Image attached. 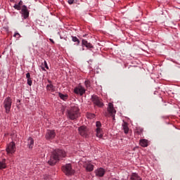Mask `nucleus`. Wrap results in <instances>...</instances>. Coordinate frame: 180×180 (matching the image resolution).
Listing matches in <instances>:
<instances>
[{
    "label": "nucleus",
    "mask_w": 180,
    "mask_h": 180,
    "mask_svg": "<svg viewBox=\"0 0 180 180\" xmlns=\"http://www.w3.org/2000/svg\"><path fill=\"white\" fill-rule=\"evenodd\" d=\"M62 171L67 176H72L75 174V170L72 169V165L70 163H67L62 166Z\"/></svg>",
    "instance_id": "3"
},
{
    "label": "nucleus",
    "mask_w": 180,
    "mask_h": 180,
    "mask_svg": "<svg viewBox=\"0 0 180 180\" xmlns=\"http://www.w3.org/2000/svg\"><path fill=\"white\" fill-rule=\"evenodd\" d=\"M96 136L98 137V139H102L103 137V129H102V123L101 122L97 121L96 122Z\"/></svg>",
    "instance_id": "8"
},
{
    "label": "nucleus",
    "mask_w": 180,
    "mask_h": 180,
    "mask_svg": "<svg viewBox=\"0 0 180 180\" xmlns=\"http://www.w3.org/2000/svg\"><path fill=\"white\" fill-rule=\"evenodd\" d=\"M42 71H46V68L44 67H41Z\"/></svg>",
    "instance_id": "33"
},
{
    "label": "nucleus",
    "mask_w": 180,
    "mask_h": 180,
    "mask_svg": "<svg viewBox=\"0 0 180 180\" xmlns=\"http://www.w3.org/2000/svg\"><path fill=\"white\" fill-rule=\"evenodd\" d=\"M4 108L6 110V113H10L11 109H12V98L9 96L6 97L4 99V101L3 103Z\"/></svg>",
    "instance_id": "6"
},
{
    "label": "nucleus",
    "mask_w": 180,
    "mask_h": 180,
    "mask_svg": "<svg viewBox=\"0 0 180 180\" xmlns=\"http://www.w3.org/2000/svg\"><path fill=\"white\" fill-rule=\"evenodd\" d=\"M65 157H67V152L65 150L60 148L56 149L51 155L48 164L49 165H56L58 161L63 160V158H65Z\"/></svg>",
    "instance_id": "1"
},
{
    "label": "nucleus",
    "mask_w": 180,
    "mask_h": 180,
    "mask_svg": "<svg viewBox=\"0 0 180 180\" xmlns=\"http://www.w3.org/2000/svg\"><path fill=\"white\" fill-rule=\"evenodd\" d=\"M58 96L62 101H67L68 99V94H63L61 92H58Z\"/></svg>",
    "instance_id": "20"
},
{
    "label": "nucleus",
    "mask_w": 180,
    "mask_h": 180,
    "mask_svg": "<svg viewBox=\"0 0 180 180\" xmlns=\"http://www.w3.org/2000/svg\"><path fill=\"white\" fill-rule=\"evenodd\" d=\"M72 41L75 43L76 46H79V39L77 37L72 36Z\"/></svg>",
    "instance_id": "24"
},
{
    "label": "nucleus",
    "mask_w": 180,
    "mask_h": 180,
    "mask_svg": "<svg viewBox=\"0 0 180 180\" xmlns=\"http://www.w3.org/2000/svg\"><path fill=\"white\" fill-rule=\"evenodd\" d=\"M107 112L108 113L105 112V117H108V116H111V117H112V120H115V116L116 115V110H115V107H113V103H108Z\"/></svg>",
    "instance_id": "5"
},
{
    "label": "nucleus",
    "mask_w": 180,
    "mask_h": 180,
    "mask_svg": "<svg viewBox=\"0 0 180 180\" xmlns=\"http://www.w3.org/2000/svg\"><path fill=\"white\" fill-rule=\"evenodd\" d=\"M75 0H68V3L69 4V5H72V4H74V1Z\"/></svg>",
    "instance_id": "30"
},
{
    "label": "nucleus",
    "mask_w": 180,
    "mask_h": 180,
    "mask_svg": "<svg viewBox=\"0 0 180 180\" xmlns=\"http://www.w3.org/2000/svg\"><path fill=\"white\" fill-rule=\"evenodd\" d=\"M82 46L83 47H86V49H94V46L86 39H83L82 41Z\"/></svg>",
    "instance_id": "17"
},
{
    "label": "nucleus",
    "mask_w": 180,
    "mask_h": 180,
    "mask_svg": "<svg viewBox=\"0 0 180 180\" xmlns=\"http://www.w3.org/2000/svg\"><path fill=\"white\" fill-rule=\"evenodd\" d=\"M27 83L29 85V86H32V85L33 84V81H32V78L27 79Z\"/></svg>",
    "instance_id": "28"
},
{
    "label": "nucleus",
    "mask_w": 180,
    "mask_h": 180,
    "mask_svg": "<svg viewBox=\"0 0 180 180\" xmlns=\"http://www.w3.org/2000/svg\"><path fill=\"white\" fill-rule=\"evenodd\" d=\"M26 78H27V79H29L32 78V77H30V72H27L26 74Z\"/></svg>",
    "instance_id": "31"
},
{
    "label": "nucleus",
    "mask_w": 180,
    "mask_h": 180,
    "mask_svg": "<svg viewBox=\"0 0 180 180\" xmlns=\"http://www.w3.org/2000/svg\"><path fill=\"white\" fill-rule=\"evenodd\" d=\"M22 5H23V1L20 0L18 4H14L13 8L16 11H20L22 9Z\"/></svg>",
    "instance_id": "19"
},
{
    "label": "nucleus",
    "mask_w": 180,
    "mask_h": 180,
    "mask_svg": "<svg viewBox=\"0 0 180 180\" xmlns=\"http://www.w3.org/2000/svg\"><path fill=\"white\" fill-rule=\"evenodd\" d=\"M79 134L82 136V137H88L89 134V129L85 125H82L78 128Z\"/></svg>",
    "instance_id": "10"
},
{
    "label": "nucleus",
    "mask_w": 180,
    "mask_h": 180,
    "mask_svg": "<svg viewBox=\"0 0 180 180\" xmlns=\"http://www.w3.org/2000/svg\"><path fill=\"white\" fill-rule=\"evenodd\" d=\"M67 116L70 120H77V118L79 117V108H78V105H75L68 110Z\"/></svg>",
    "instance_id": "2"
},
{
    "label": "nucleus",
    "mask_w": 180,
    "mask_h": 180,
    "mask_svg": "<svg viewBox=\"0 0 180 180\" xmlns=\"http://www.w3.org/2000/svg\"><path fill=\"white\" fill-rule=\"evenodd\" d=\"M94 167H95V166L91 163H87L84 166V168L86 169V171L87 172H92V171H94Z\"/></svg>",
    "instance_id": "15"
},
{
    "label": "nucleus",
    "mask_w": 180,
    "mask_h": 180,
    "mask_svg": "<svg viewBox=\"0 0 180 180\" xmlns=\"http://www.w3.org/2000/svg\"><path fill=\"white\" fill-rule=\"evenodd\" d=\"M11 2H15V0H10Z\"/></svg>",
    "instance_id": "35"
},
{
    "label": "nucleus",
    "mask_w": 180,
    "mask_h": 180,
    "mask_svg": "<svg viewBox=\"0 0 180 180\" xmlns=\"http://www.w3.org/2000/svg\"><path fill=\"white\" fill-rule=\"evenodd\" d=\"M13 37H15L17 40H19V39H20L22 36L20 35V34H19V32H18V31H16L13 34Z\"/></svg>",
    "instance_id": "25"
},
{
    "label": "nucleus",
    "mask_w": 180,
    "mask_h": 180,
    "mask_svg": "<svg viewBox=\"0 0 180 180\" xmlns=\"http://www.w3.org/2000/svg\"><path fill=\"white\" fill-rule=\"evenodd\" d=\"M47 85L46 86V89L47 92H50L51 94H53V92H56V86L53 85V82L50 79L47 80Z\"/></svg>",
    "instance_id": "12"
},
{
    "label": "nucleus",
    "mask_w": 180,
    "mask_h": 180,
    "mask_svg": "<svg viewBox=\"0 0 180 180\" xmlns=\"http://www.w3.org/2000/svg\"><path fill=\"white\" fill-rule=\"evenodd\" d=\"M91 101L94 106H97L98 108H103V106H105L102 98H99L97 95H92Z\"/></svg>",
    "instance_id": "4"
},
{
    "label": "nucleus",
    "mask_w": 180,
    "mask_h": 180,
    "mask_svg": "<svg viewBox=\"0 0 180 180\" xmlns=\"http://www.w3.org/2000/svg\"><path fill=\"white\" fill-rule=\"evenodd\" d=\"M54 137H56V131L51 129L47 130L45 135L46 140H53Z\"/></svg>",
    "instance_id": "13"
},
{
    "label": "nucleus",
    "mask_w": 180,
    "mask_h": 180,
    "mask_svg": "<svg viewBox=\"0 0 180 180\" xmlns=\"http://www.w3.org/2000/svg\"><path fill=\"white\" fill-rule=\"evenodd\" d=\"M94 172L96 174V176H98V178H102V176L105 175L106 170H105V169H103V167H99L96 169Z\"/></svg>",
    "instance_id": "14"
},
{
    "label": "nucleus",
    "mask_w": 180,
    "mask_h": 180,
    "mask_svg": "<svg viewBox=\"0 0 180 180\" xmlns=\"http://www.w3.org/2000/svg\"><path fill=\"white\" fill-rule=\"evenodd\" d=\"M17 102H18L19 103H20V100H17Z\"/></svg>",
    "instance_id": "36"
},
{
    "label": "nucleus",
    "mask_w": 180,
    "mask_h": 180,
    "mask_svg": "<svg viewBox=\"0 0 180 180\" xmlns=\"http://www.w3.org/2000/svg\"><path fill=\"white\" fill-rule=\"evenodd\" d=\"M20 13L22 20H25L29 18L30 11L27 9V6L22 5V8L20 9Z\"/></svg>",
    "instance_id": "7"
},
{
    "label": "nucleus",
    "mask_w": 180,
    "mask_h": 180,
    "mask_svg": "<svg viewBox=\"0 0 180 180\" xmlns=\"http://www.w3.org/2000/svg\"><path fill=\"white\" fill-rule=\"evenodd\" d=\"M7 154H15L16 153V144L15 142H10L6 148Z\"/></svg>",
    "instance_id": "9"
},
{
    "label": "nucleus",
    "mask_w": 180,
    "mask_h": 180,
    "mask_svg": "<svg viewBox=\"0 0 180 180\" xmlns=\"http://www.w3.org/2000/svg\"><path fill=\"white\" fill-rule=\"evenodd\" d=\"M49 41H51V43H52V44H56V42L54 41V40L53 39H49Z\"/></svg>",
    "instance_id": "32"
},
{
    "label": "nucleus",
    "mask_w": 180,
    "mask_h": 180,
    "mask_svg": "<svg viewBox=\"0 0 180 180\" xmlns=\"http://www.w3.org/2000/svg\"><path fill=\"white\" fill-rule=\"evenodd\" d=\"M140 144L141 147H147L148 146V141L147 139H141L140 141Z\"/></svg>",
    "instance_id": "22"
},
{
    "label": "nucleus",
    "mask_w": 180,
    "mask_h": 180,
    "mask_svg": "<svg viewBox=\"0 0 180 180\" xmlns=\"http://www.w3.org/2000/svg\"><path fill=\"white\" fill-rule=\"evenodd\" d=\"M130 180H143V179L136 172H133L130 176Z\"/></svg>",
    "instance_id": "16"
},
{
    "label": "nucleus",
    "mask_w": 180,
    "mask_h": 180,
    "mask_svg": "<svg viewBox=\"0 0 180 180\" xmlns=\"http://www.w3.org/2000/svg\"><path fill=\"white\" fill-rule=\"evenodd\" d=\"M122 127H123L124 133L125 134H127V133H129V127L127 126V123L124 122L122 124Z\"/></svg>",
    "instance_id": "23"
},
{
    "label": "nucleus",
    "mask_w": 180,
    "mask_h": 180,
    "mask_svg": "<svg viewBox=\"0 0 180 180\" xmlns=\"http://www.w3.org/2000/svg\"><path fill=\"white\" fill-rule=\"evenodd\" d=\"M6 168V159H3L0 162V169H5Z\"/></svg>",
    "instance_id": "21"
},
{
    "label": "nucleus",
    "mask_w": 180,
    "mask_h": 180,
    "mask_svg": "<svg viewBox=\"0 0 180 180\" xmlns=\"http://www.w3.org/2000/svg\"><path fill=\"white\" fill-rule=\"evenodd\" d=\"M111 180H119V179H117L116 178H112Z\"/></svg>",
    "instance_id": "34"
},
{
    "label": "nucleus",
    "mask_w": 180,
    "mask_h": 180,
    "mask_svg": "<svg viewBox=\"0 0 180 180\" xmlns=\"http://www.w3.org/2000/svg\"><path fill=\"white\" fill-rule=\"evenodd\" d=\"M84 85L86 88H89L91 86V81L89 80H86L84 82Z\"/></svg>",
    "instance_id": "26"
},
{
    "label": "nucleus",
    "mask_w": 180,
    "mask_h": 180,
    "mask_svg": "<svg viewBox=\"0 0 180 180\" xmlns=\"http://www.w3.org/2000/svg\"><path fill=\"white\" fill-rule=\"evenodd\" d=\"M33 146H34V140L32 137H29L27 139V147L29 148H33Z\"/></svg>",
    "instance_id": "18"
},
{
    "label": "nucleus",
    "mask_w": 180,
    "mask_h": 180,
    "mask_svg": "<svg viewBox=\"0 0 180 180\" xmlns=\"http://www.w3.org/2000/svg\"><path fill=\"white\" fill-rule=\"evenodd\" d=\"M42 65H44L46 70H49V65H47V61L44 60V64L42 63Z\"/></svg>",
    "instance_id": "29"
},
{
    "label": "nucleus",
    "mask_w": 180,
    "mask_h": 180,
    "mask_svg": "<svg viewBox=\"0 0 180 180\" xmlns=\"http://www.w3.org/2000/svg\"><path fill=\"white\" fill-rule=\"evenodd\" d=\"M85 88L81 84H79L77 86L75 87L73 92L76 95H79L80 96H82L84 94H85Z\"/></svg>",
    "instance_id": "11"
},
{
    "label": "nucleus",
    "mask_w": 180,
    "mask_h": 180,
    "mask_svg": "<svg viewBox=\"0 0 180 180\" xmlns=\"http://www.w3.org/2000/svg\"><path fill=\"white\" fill-rule=\"evenodd\" d=\"M95 117V114L94 113H87V118L88 119H94Z\"/></svg>",
    "instance_id": "27"
}]
</instances>
